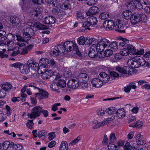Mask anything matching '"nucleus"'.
I'll return each instance as SVG.
<instances>
[{
	"instance_id": "f257e3e1",
	"label": "nucleus",
	"mask_w": 150,
	"mask_h": 150,
	"mask_svg": "<svg viewBox=\"0 0 150 150\" xmlns=\"http://www.w3.org/2000/svg\"><path fill=\"white\" fill-rule=\"evenodd\" d=\"M147 20V17L145 14L135 13L132 15L131 22L132 24L135 25L140 22L145 23Z\"/></svg>"
},
{
	"instance_id": "f03ea898",
	"label": "nucleus",
	"mask_w": 150,
	"mask_h": 150,
	"mask_svg": "<svg viewBox=\"0 0 150 150\" xmlns=\"http://www.w3.org/2000/svg\"><path fill=\"white\" fill-rule=\"evenodd\" d=\"M23 37L19 36V42H26L30 40L35 34L34 30L30 27L24 28L23 31Z\"/></svg>"
},
{
	"instance_id": "7ed1b4c3",
	"label": "nucleus",
	"mask_w": 150,
	"mask_h": 150,
	"mask_svg": "<svg viewBox=\"0 0 150 150\" xmlns=\"http://www.w3.org/2000/svg\"><path fill=\"white\" fill-rule=\"evenodd\" d=\"M63 45L65 48V50L68 52H70L73 50H74L77 55L79 56L81 55V53L79 50L77 45L75 42L68 41L64 42Z\"/></svg>"
},
{
	"instance_id": "20e7f679",
	"label": "nucleus",
	"mask_w": 150,
	"mask_h": 150,
	"mask_svg": "<svg viewBox=\"0 0 150 150\" xmlns=\"http://www.w3.org/2000/svg\"><path fill=\"white\" fill-rule=\"evenodd\" d=\"M96 43L97 51H103L105 48L110 44V42L106 39H103L99 41H97Z\"/></svg>"
},
{
	"instance_id": "39448f33",
	"label": "nucleus",
	"mask_w": 150,
	"mask_h": 150,
	"mask_svg": "<svg viewBox=\"0 0 150 150\" xmlns=\"http://www.w3.org/2000/svg\"><path fill=\"white\" fill-rule=\"evenodd\" d=\"M42 112V108L39 106L34 107L31 110V112L27 114L28 117L30 119H35L39 116Z\"/></svg>"
},
{
	"instance_id": "423d86ee",
	"label": "nucleus",
	"mask_w": 150,
	"mask_h": 150,
	"mask_svg": "<svg viewBox=\"0 0 150 150\" xmlns=\"http://www.w3.org/2000/svg\"><path fill=\"white\" fill-rule=\"evenodd\" d=\"M98 22L96 18L92 16L88 17L86 21L82 23V26L83 27H88L91 25H96Z\"/></svg>"
},
{
	"instance_id": "0eeeda50",
	"label": "nucleus",
	"mask_w": 150,
	"mask_h": 150,
	"mask_svg": "<svg viewBox=\"0 0 150 150\" xmlns=\"http://www.w3.org/2000/svg\"><path fill=\"white\" fill-rule=\"evenodd\" d=\"M27 65L29 67V69H30V71L32 73H34L35 72H38L39 70V64L32 60H29L27 62Z\"/></svg>"
},
{
	"instance_id": "6e6552de",
	"label": "nucleus",
	"mask_w": 150,
	"mask_h": 150,
	"mask_svg": "<svg viewBox=\"0 0 150 150\" xmlns=\"http://www.w3.org/2000/svg\"><path fill=\"white\" fill-rule=\"evenodd\" d=\"M38 93H35V95L36 98L39 100L46 99L48 98L49 93L45 90L39 88H38Z\"/></svg>"
},
{
	"instance_id": "1a4fd4ad",
	"label": "nucleus",
	"mask_w": 150,
	"mask_h": 150,
	"mask_svg": "<svg viewBox=\"0 0 150 150\" xmlns=\"http://www.w3.org/2000/svg\"><path fill=\"white\" fill-rule=\"evenodd\" d=\"M115 119V116H112L110 117H108L104 120L96 124L93 126V128L95 129L101 127L105 124H108L113 121Z\"/></svg>"
},
{
	"instance_id": "9d476101",
	"label": "nucleus",
	"mask_w": 150,
	"mask_h": 150,
	"mask_svg": "<svg viewBox=\"0 0 150 150\" xmlns=\"http://www.w3.org/2000/svg\"><path fill=\"white\" fill-rule=\"evenodd\" d=\"M79 83L87 82L88 80V76L86 73H81L75 77Z\"/></svg>"
},
{
	"instance_id": "9b49d317",
	"label": "nucleus",
	"mask_w": 150,
	"mask_h": 150,
	"mask_svg": "<svg viewBox=\"0 0 150 150\" xmlns=\"http://www.w3.org/2000/svg\"><path fill=\"white\" fill-rule=\"evenodd\" d=\"M52 6L53 7L52 11L55 15L59 16L62 15L61 10L59 9L60 6L57 1L54 2L52 4Z\"/></svg>"
},
{
	"instance_id": "f8f14e48",
	"label": "nucleus",
	"mask_w": 150,
	"mask_h": 150,
	"mask_svg": "<svg viewBox=\"0 0 150 150\" xmlns=\"http://www.w3.org/2000/svg\"><path fill=\"white\" fill-rule=\"evenodd\" d=\"M122 22L119 20L115 22L114 29L116 31L120 33H124L125 32V30L124 29V27L122 26Z\"/></svg>"
},
{
	"instance_id": "ddd939ff",
	"label": "nucleus",
	"mask_w": 150,
	"mask_h": 150,
	"mask_svg": "<svg viewBox=\"0 0 150 150\" xmlns=\"http://www.w3.org/2000/svg\"><path fill=\"white\" fill-rule=\"evenodd\" d=\"M80 83L77 80L71 79L69 80L67 83V85L69 88L73 89L77 88L80 85Z\"/></svg>"
},
{
	"instance_id": "4468645a",
	"label": "nucleus",
	"mask_w": 150,
	"mask_h": 150,
	"mask_svg": "<svg viewBox=\"0 0 150 150\" xmlns=\"http://www.w3.org/2000/svg\"><path fill=\"white\" fill-rule=\"evenodd\" d=\"M115 23L112 20H107L105 21L103 24V26L106 29L112 30L114 29Z\"/></svg>"
},
{
	"instance_id": "2eb2a0df",
	"label": "nucleus",
	"mask_w": 150,
	"mask_h": 150,
	"mask_svg": "<svg viewBox=\"0 0 150 150\" xmlns=\"http://www.w3.org/2000/svg\"><path fill=\"white\" fill-rule=\"evenodd\" d=\"M91 83L93 86L97 88L101 87L104 84L102 80L100 79L99 78L92 79Z\"/></svg>"
},
{
	"instance_id": "dca6fc26",
	"label": "nucleus",
	"mask_w": 150,
	"mask_h": 150,
	"mask_svg": "<svg viewBox=\"0 0 150 150\" xmlns=\"http://www.w3.org/2000/svg\"><path fill=\"white\" fill-rule=\"evenodd\" d=\"M127 63L129 66L132 68H137L140 67L138 62H137V59H129L128 60Z\"/></svg>"
},
{
	"instance_id": "f3484780",
	"label": "nucleus",
	"mask_w": 150,
	"mask_h": 150,
	"mask_svg": "<svg viewBox=\"0 0 150 150\" xmlns=\"http://www.w3.org/2000/svg\"><path fill=\"white\" fill-rule=\"evenodd\" d=\"M19 70L21 73L25 74H27L30 71L28 65H25L20 63H19Z\"/></svg>"
},
{
	"instance_id": "a211bd4d",
	"label": "nucleus",
	"mask_w": 150,
	"mask_h": 150,
	"mask_svg": "<svg viewBox=\"0 0 150 150\" xmlns=\"http://www.w3.org/2000/svg\"><path fill=\"white\" fill-rule=\"evenodd\" d=\"M98 78L102 80L103 84L107 82L110 79L109 76L104 72L99 74Z\"/></svg>"
},
{
	"instance_id": "6ab92c4d",
	"label": "nucleus",
	"mask_w": 150,
	"mask_h": 150,
	"mask_svg": "<svg viewBox=\"0 0 150 150\" xmlns=\"http://www.w3.org/2000/svg\"><path fill=\"white\" fill-rule=\"evenodd\" d=\"M99 10L97 6H93L91 7L89 9L88 12L86 13L87 16L94 15L99 12Z\"/></svg>"
},
{
	"instance_id": "aec40b11",
	"label": "nucleus",
	"mask_w": 150,
	"mask_h": 150,
	"mask_svg": "<svg viewBox=\"0 0 150 150\" xmlns=\"http://www.w3.org/2000/svg\"><path fill=\"white\" fill-rule=\"evenodd\" d=\"M56 21L55 18L50 16L46 17L44 20V23L46 24H51L54 23Z\"/></svg>"
},
{
	"instance_id": "412c9836",
	"label": "nucleus",
	"mask_w": 150,
	"mask_h": 150,
	"mask_svg": "<svg viewBox=\"0 0 150 150\" xmlns=\"http://www.w3.org/2000/svg\"><path fill=\"white\" fill-rule=\"evenodd\" d=\"M97 42V40L94 38H89L88 39H87L86 40V44H87L90 45H91V47H96V42Z\"/></svg>"
},
{
	"instance_id": "4be33fe9",
	"label": "nucleus",
	"mask_w": 150,
	"mask_h": 150,
	"mask_svg": "<svg viewBox=\"0 0 150 150\" xmlns=\"http://www.w3.org/2000/svg\"><path fill=\"white\" fill-rule=\"evenodd\" d=\"M42 78L44 80L49 79L53 75V72L50 70H48L41 74Z\"/></svg>"
},
{
	"instance_id": "5701e85b",
	"label": "nucleus",
	"mask_w": 150,
	"mask_h": 150,
	"mask_svg": "<svg viewBox=\"0 0 150 150\" xmlns=\"http://www.w3.org/2000/svg\"><path fill=\"white\" fill-rule=\"evenodd\" d=\"M122 14L123 18L127 20H129L130 19L131 20L132 15H133L132 13L129 10H126L124 11Z\"/></svg>"
},
{
	"instance_id": "b1692460",
	"label": "nucleus",
	"mask_w": 150,
	"mask_h": 150,
	"mask_svg": "<svg viewBox=\"0 0 150 150\" xmlns=\"http://www.w3.org/2000/svg\"><path fill=\"white\" fill-rule=\"evenodd\" d=\"M116 113L117 116L120 118H123L126 115V112L123 108L118 109L116 112Z\"/></svg>"
},
{
	"instance_id": "393cba45",
	"label": "nucleus",
	"mask_w": 150,
	"mask_h": 150,
	"mask_svg": "<svg viewBox=\"0 0 150 150\" xmlns=\"http://www.w3.org/2000/svg\"><path fill=\"white\" fill-rule=\"evenodd\" d=\"M96 47H91L88 52V56L91 58H96L97 57V53L95 51Z\"/></svg>"
},
{
	"instance_id": "a878e982",
	"label": "nucleus",
	"mask_w": 150,
	"mask_h": 150,
	"mask_svg": "<svg viewBox=\"0 0 150 150\" xmlns=\"http://www.w3.org/2000/svg\"><path fill=\"white\" fill-rule=\"evenodd\" d=\"M62 44L57 45L55 47V48L57 50V51L59 53H62L65 51V49L63 43L62 42Z\"/></svg>"
},
{
	"instance_id": "bb28decb",
	"label": "nucleus",
	"mask_w": 150,
	"mask_h": 150,
	"mask_svg": "<svg viewBox=\"0 0 150 150\" xmlns=\"http://www.w3.org/2000/svg\"><path fill=\"white\" fill-rule=\"evenodd\" d=\"M1 86L2 88L4 91H8L11 89L12 85L10 83L6 82L2 83Z\"/></svg>"
},
{
	"instance_id": "cd10ccee",
	"label": "nucleus",
	"mask_w": 150,
	"mask_h": 150,
	"mask_svg": "<svg viewBox=\"0 0 150 150\" xmlns=\"http://www.w3.org/2000/svg\"><path fill=\"white\" fill-rule=\"evenodd\" d=\"M108 48L112 49V51H116L118 49V46L117 42H112L108 45Z\"/></svg>"
},
{
	"instance_id": "c85d7f7f",
	"label": "nucleus",
	"mask_w": 150,
	"mask_h": 150,
	"mask_svg": "<svg viewBox=\"0 0 150 150\" xmlns=\"http://www.w3.org/2000/svg\"><path fill=\"white\" fill-rule=\"evenodd\" d=\"M135 0L131 2H127L126 4V5L128 9L134 10L135 9Z\"/></svg>"
},
{
	"instance_id": "c756f323",
	"label": "nucleus",
	"mask_w": 150,
	"mask_h": 150,
	"mask_svg": "<svg viewBox=\"0 0 150 150\" xmlns=\"http://www.w3.org/2000/svg\"><path fill=\"white\" fill-rule=\"evenodd\" d=\"M68 149V143L65 141H62L59 147L60 150H67Z\"/></svg>"
},
{
	"instance_id": "7c9ffc66",
	"label": "nucleus",
	"mask_w": 150,
	"mask_h": 150,
	"mask_svg": "<svg viewBox=\"0 0 150 150\" xmlns=\"http://www.w3.org/2000/svg\"><path fill=\"white\" fill-rule=\"evenodd\" d=\"M36 29L38 30H42L47 29V27L45 25H42L39 23H35L34 26Z\"/></svg>"
},
{
	"instance_id": "2f4dec72",
	"label": "nucleus",
	"mask_w": 150,
	"mask_h": 150,
	"mask_svg": "<svg viewBox=\"0 0 150 150\" xmlns=\"http://www.w3.org/2000/svg\"><path fill=\"white\" fill-rule=\"evenodd\" d=\"M71 5L68 1H66L63 3L61 5V7L62 9L64 10L69 9L71 8Z\"/></svg>"
},
{
	"instance_id": "473e14b6",
	"label": "nucleus",
	"mask_w": 150,
	"mask_h": 150,
	"mask_svg": "<svg viewBox=\"0 0 150 150\" xmlns=\"http://www.w3.org/2000/svg\"><path fill=\"white\" fill-rule=\"evenodd\" d=\"M10 21L13 24L17 26L19 24L18 18L16 16H12L10 18Z\"/></svg>"
},
{
	"instance_id": "72a5a7b5",
	"label": "nucleus",
	"mask_w": 150,
	"mask_h": 150,
	"mask_svg": "<svg viewBox=\"0 0 150 150\" xmlns=\"http://www.w3.org/2000/svg\"><path fill=\"white\" fill-rule=\"evenodd\" d=\"M143 125V123L142 121L138 120L134 124L129 125V126L138 128L142 127Z\"/></svg>"
},
{
	"instance_id": "f704fd0d",
	"label": "nucleus",
	"mask_w": 150,
	"mask_h": 150,
	"mask_svg": "<svg viewBox=\"0 0 150 150\" xmlns=\"http://www.w3.org/2000/svg\"><path fill=\"white\" fill-rule=\"evenodd\" d=\"M39 64H40L41 65L48 66V64H50V60L47 58H43L40 60Z\"/></svg>"
},
{
	"instance_id": "c9c22d12",
	"label": "nucleus",
	"mask_w": 150,
	"mask_h": 150,
	"mask_svg": "<svg viewBox=\"0 0 150 150\" xmlns=\"http://www.w3.org/2000/svg\"><path fill=\"white\" fill-rule=\"evenodd\" d=\"M58 85L61 88H64L66 86V83L64 80L60 79L58 80L57 83Z\"/></svg>"
},
{
	"instance_id": "e433bc0d",
	"label": "nucleus",
	"mask_w": 150,
	"mask_h": 150,
	"mask_svg": "<svg viewBox=\"0 0 150 150\" xmlns=\"http://www.w3.org/2000/svg\"><path fill=\"white\" fill-rule=\"evenodd\" d=\"M127 49L128 51V52L129 54L130 53H131L133 54L136 52V50L134 47L132 45L130 44H128L127 47Z\"/></svg>"
},
{
	"instance_id": "4c0bfd02",
	"label": "nucleus",
	"mask_w": 150,
	"mask_h": 150,
	"mask_svg": "<svg viewBox=\"0 0 150 150\" xmlns=\"http://www.w3.org/2000/svg\"><path fill=\"white\" fill-rule=\"evenodd\" d=\"M137 62H138L140 66H143L145 65L146 61L142 57H137Z\"/></svg>"
},
{
	"instance_id": "58836bf2",
	"label": "nucleus",
	"mask_w": 150,
	"mask_h": 150,
	"mask_svg": "<svg viewBox=\"0 0 150 150\" xmlns=\"http://www.w3.org/2000/svg\"><path fill=\"white\" fill-rule=\"evenodd\" d=\"M110 17L109 14L107 12H103L101 13L99 16V17L102 20L106 19Z\"/></svg>"
},
{
	"instance_id": "ea45409f",
	"label": "nucleus",
	"mask_w": 150,
	"mask_h": 150,
	"mask_svg": "<svg viewBox=\"0 0 150 150\" xmlns=\"http://www.w3.org/2000/svg\"><path fill=\"white\" fill-rule=\"evenodd\" d=\"M77 42L80 45H83L86 42V40L84 37L81 36L79 38L77 39Z\"/></svg>"
},
{
	"instance_id": "a19ab883",
	"label": "nucleus",
	"mask_w": 150,
	"mask_h": 150,
	"mask_svg": "<svg viewBox=\"0 0 150 150\" xmlns=\"http://www.w3.org/2000/svg\"><path fill=\"white\" fill-rule=\"evenodd\" d=\"M126 68L125 67L123 68L122 67H117L116 68V69L119 72L125 74L127 73V70L126 69H125Z\"/></svg>"
},
{
	"instance_id": "79ce46f5",
	"label": "nucleus",
	"mask_w": 150,
	"mask_h": 150,
	"mask_svg": "<svg viewBox=\"0 0 150 150\" xmlns=\"http://www.w3.org/2000/svg\"><path fill=\"white\" fill-rule=\"evenodd\" d=\"M108 147L109 150H118V146L114 144L109 143L108 144Z\"/></svg>"
},
{
	"instance_id": "37998d69",
	"label": "nucleus",
	"mask_w": 150,
	"mask_h": 150,
	"mask_svg": "<svg viewBox=\"0 0 150 150\" xmlns=\"http://www.w3.org/2000/svg\"><path fill=\"white\" fill-rule=\"evenodd\" d=\"M129 40L125 38L124 39V40L122 42H120L119 44V46L120 47H124V48H127V46L128 45Z\"/></svg>"
},
{
	"instance_id": "c03bdc74",
	"label": "nucleus",
	"mask_w": 150,
	"mask_h": 150,
	"mask_svg": "<svg viewBox=\"0 0 150 150\" xmlns=\"http://www.w3.org/2000/svg\"><path fill=\"white\" fill-rule=\"evenodd\" d=\"M57 83L53 82L52 83L50 87L54 91L58 90L59 89V86Z\"/></svg>"
},
{
	"instance_id": "a18cd8bd",
	"label": "nucleus",
	"mask_w": 150,
	"mask_h": 150,
	"mask_svg": "<svg viewBox=\"0 0 150 150\" xmlns=\"http://www.w3.org/2000/svg\"><path fill=\"white\" fill-rule=\"evenodd\" d=\"M110 141L112 143H115L116 142L117 139L115 134L114 133H111L110 136Z\"/></svg>"
},
{
	"instance_id": "49530a36",
	"label": "nucleus",
	"mask_w": 150,
	"mask_h": 150,
	"mask_svg": "<svg viewBox=\"0 0 150 150\" xmlns=\"http://www.w3.org/2000/svg\"><path fill=\"white\" fill-rule=\"evenodd\" d=\"M105 56L108 57L110 56L113 53L112 50L108 48V49L105 50L103 52Z\"/></svg>"
},
{
	"instance_id": "de8ad7c7",
	"label": "nucleus",
	"mask_w": 150,
	"mask_h": 150,
	"mask_svg": "<svg viewBox=\"0 0 150 150\" xmlns=\"http://www.w3.org/2000/svg\"><path fill=\"white\" fill-rule=\"evenodd\" d=\"M115 111V108L114 107H110L107 109L106 112L109 115H112Z\"/></svg>"
},
{
	"instance_id": "09e8293b",
	"label": "nucleus",
	"mask_w": 150,
	"mask_h": 150,
	"mask_svg": "<svg viewBox=\"0 0 150 150\" xmlns=\"http://www.w3.org/2000/svg\"><path fill=\"white\" fill-rule=\"evenodd\" d=\"M28 50L27 47H25L19 48V53L22 55H25L28 53Z\"/></svg>"
},
{
	"instance_id": "8fccbe9b",
	"label": "nucleus",
	"mask_w": 150,
	"mask_h": 150,
	"mask_svg": "<svg viewBox=\"0 0 150 150\" xmlns=\"http://www.w3.org/2000/svg\"><path fill=\"white\" fill-rule=\"evenodd\" d=\"M40 69L41 74H42V73L46 72L47 70L49 69H48V66H46L45 65H40L39 67V69Z\"/></svg>"
},
{
	"instance_id": "3c124183",
	"label": "nucleus",
	"mask_w": 150,
	"mask_h": 150,
	"mask_svg": "<svg viewBox=\"0 0 150 150\" xmlns=\"http://www.w3.org/2000/svg\"><path fill=\"white\" fill-rule=\"evenodd\" d=\"M2 146L4 149L6 150L10 146L11 147V143L8 141H5L3 143Z\"/></svg>"
},
{
	"instance_id": "603ef678",
	"label": "nucleus",
	"mask_w": 150,
	"mask_h": 150,
	"mask_svg": "<svg viewBox=\"0 0 150 150\" xmlns=\"http://www.w3.org/2000/svg\"><path fill=\"white\" fill-rule=\"evenodd\" d=\"M124 149L125 150H134L128 142L126 143L125 144Z\"/></svg>"
},
{
	"instance_id": "864d4df0",
	"label": "nucleus",
	"mask_w": 150,
	"mask_h": 150,
	"mask_svg": "<svg viewBox=\"0 0 150 150\" xmlns=\"http://www.w3.org/2000/svg\"><path fill=\"white\" fill-rule=\"evenodd\" d=\"M120 54L122 56H126L129 54L126 48H124L120 51Z\"/></svg>"
},
{
	"instance_id": "5fc2aeb1",
	"label": "nucleus",
	"mask_w": 150,
	"mask_h": 150,
	"mask_svg": "<svg viewBox=\"0 0 150 150\" xmlns=\"http://www.w3.org/2000/svg\"><path fill=\"white\" fill-rule=\"evenodd\" d=\"M59 52L57 51V50H56L54 48V49H53L51 50L50 52V54L53 57H56L57 56L59 55Z\"/></svg>"
},
{
	"instance_id": "6e6d98bb",
	"label": "nucleus",
	"mask_w": 150,
	"mask_h": 150,
	"mask_svg": "<svg viewBox=\"0 0 150 150\" xmlns=\"http://www.w3.org/2000/svg\"><path fill=\"white\" fill-rule=\"evenodd\" d=\"M135 8L138 9H142L143 8V6L142 4L141 3L138 1L135 0Z\"/></svg>"
},
{
	"instance_id": "4d7b16f0",
	"label": "nucleus",
	"mask_w": 150,
	"mask_h": 150,
	"mask_svg": "<svg viewBox=\"0 0 150 150\" xmlns=\"http://www.w3.org/2000/svg\"><path fill=\"white\" fill-rule=\"evenodd\" d=\"M81 139V137L80 136H78L76 139H74L70 143V144L71 145H74L78 143L79 141Z\"/></svg>"
},
{
	"instance_id": "13d9d810",
	"label": "nucleus",
	"mask_w": 150,
	"mask_h": 150,
	"mask_svg": "<svg viewBox=\"0 0 150 150\" xmlns=\"http://www.w3.org/2000/svg\"><path fill=\"white\" fill-rule=\"evenodd\" d=\"M137 140H138L137 141L136 143H137V145H144L146 143V141L144 140H143L142 139L139 140V139H137Z\"/></svg>"
},
{
	"instance_id": "bf43d9fd",
	"label": "nucleus",
	"mask_w": 150,
	"mask_h": 150,
	"mask_svg": "<svg viewBox=\"0 0 150 150\" xmlns=\"http://www.w3.org/2000/svg\"><path fill=\"white\" fill-rule=\"evenodd\" d=\"M76 15L78 19H84L85 18L84 16L80 12L77 11L76 13Z\"/></svg>"
},
{
	"instance_id": "052dcab7",
	"label": "nucleus",
	"mask_w": 150,
	"mask_h": 150,
	"mask_svg": "<svg viewBox=\"0 0 150 150\" xmlns=\"http://www.w3.org/2000/svg\"><path fill=\"white\" fill-rule=\"evenodd\" d=\"M47 134V132L46 131L42 130L38 132V136L40 138L46 135Z\"/></svg>"
},
{
	"instance_id": "680f3d73",
	"label": "nucleus",
	"mask_w": 150,
	"mask_h": 150,
	"mask_svg": "<svg viewBox=\"0 0 150 150\" xmlns=\"http://www.w3.org/2000/svg\"><path fill=\"white\" fill-rule=\"evenodd\" d=\"M96 112L98 115L100 116H103L105 114L104 110L102 108L98 109Z\"/></svg>"
},
{
	"instance_id": "e2e57ef3",
	"label": "nucleus",
	"mask_w": 150,
	"mask_h": 150,
	"mask_svg": "<svg viewBox=\"0 0 150 150\" xmlns=\"http://www.w3.org/2000/svg\"><path fill=\"white\" fill-rule=\"evenodd\" d=\"M95 0H86V4L89 6L94 5L96 3Z\"/></svg>"
},
{
	"instance_id": "0e129e2a",
	"label": "nucleus",
	"mask_w": 150,
	"mask_h": 150,
	"mask_svg": "<svg viewBox=\"0 0 150 150\" xmlns=\"http://www.w3.org/2000/svg\"><path fill=\"white\" fill-rule=\"evenodd\" d=\"M36 98H36L35 97V98L31 97H30L31 103L34 106L36 105L37 103Z\"/></svg>"
},
{
	"instance_id": "69168bd1",
	"label": "nucleus",
	"mask_w": 150,
	"mask_h": 150,
	"mask_svg": "<svg viewBox=\"0 0 150 150\" xmlns=\"http://www.w3.org/2000/svg\"><path fill=\"white\" fill-rule=\"evenodd\" d=\"M33 120H29L27 123V125L28 128L31 129L33 126L34 123L33 122Z\"/></svg>"
},
{
	"instance_id": "338daca9",
	"label": "nucleus",
	"mask_w": 150,
	"mask_h": 150,
	"mask_svg": "<svg viewBox=\"0 0 150 150\" xmlns=\"http://www.w3.org/2000/svg\"><path fill=\"white\" fill-rule=\"evenodd\" d=\"M60 103H55L52 106V110L54 111H55L58 109L57 106H60Z\"/></svg>"
},
{
	"instance_id": "774afa93",
	"label": "nucleus",
	"mask_w": 150,
	"mask_h": 150,
	"mask_svg": "<svg viewBox=\"0 0 150 150\" xmlns=\"http://www.w3.org/2000/svg\"><path fill=\"white\" fill-rule=\"evenodd\" d=\"M22 2L21 3V6L22 9H24L28 5V3L25 0H21Z\"/></svg>"
}]
</instances>
